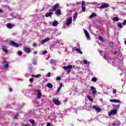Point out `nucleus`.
<instances>
[{"instance_id":"nucleus-1","label":"nucleus","mask_w":126,"mask_h":126,"mask_svg":"<svg viewBox=\"0 0 126 126\" xmlns=\"http://www.w3.org/2000/svg\"><path fill=\"white\" fill-rule=\"evenodd\" d=\"M63 68L65 70H68L67 73L69 74L70 71H71V68H72V65H68V66H64L63 67Z\"/></svg>"},{"instance_id":"nucleus-2","label":"nucleus","mask_w":126,"mask_h":126,"mask_svg":"<svg viewBox=\"0 0 126 126\" xmlns=\"http://www.w3.org/2000/svg\"><path fill=\"white\" fill-rule=\"evenodd\" d=\"M10 44L12 46V47H14L15 48H18L19 47V44L16 43L15 42L11 40L10 41Z\"/></svg>"},{"instance_id":"nucleus-3","label":"nucleus","mask_w":126,"mask_h":126,"mask_svg":"<svg viewBox=\"0 0 126 126\" xmlns=\"http://www.w3.org/2000/svg\"><path fill=\"white\" fill-rule=\"evenodd\" d=\"M91 89H92V94L93 96H95L96 94H97V91H96V88L94 86H91Z\"/></svg>"},{"instance_id":"nucleus-4","label":"nucleus","mask_w":126,"mask_h":126,"mask_svg":"<svg viewBox=\"0 0 126 126\" xmlns=\"http://www.w3.org/2000/svg\"><path fill=\"white\" fill-rule=\"evenodd\" d=\"M82 11L83 12L86 11V6H85V1H82Z\"/></svg>"},{"instance_id":"nucleus-5","label":"nucleus","mask_w":126,"mask_h":126,"mask_svg":"<svg viewBox=\"0 0 126 126\" xmlns=\"http://www.w3.org/2000/svg\"><path fill=\"white\" fill-rule=\"evenodd\" d=\"M109 5L108 3H104L103 4L99 6V8L100 9H103L104 8H107V7H109Z\"/></svg>"},{"instance_id":"nucleus-6","label":"nucleus","mask_w":126,"mask_h":126,"mask_svg":"<svg viewBox=\"0 0 126 126\" xmlns=\"http://www.w3.org/2000/svg\"><path fill=\"white\" fill-rule=\"evenodd\" d=\"M93 109H94V110H96V112H97V113H100V112H101V108H100L97 105H94L93 106Z\"/></svg>"},{"instance_id":"nucleus-7","label":"nucleus","mask_w":126,"mask_h":126,"mask_svg":"<svg viewBox=\"0 0 126 126\" xmlns=\"http://www.w3.org/2000/svg\"><path fill=\"white\" fill-rule=\"evenodd\" d=\"M72 22V18L71 17H70L67 20V21L66 22V25H67V26H68L70 25V24H71Z\"/></svg>"},{"instance_id":"nucleus-8","label":"nucleus","mask_w":126,"mask_h":126,"mask_svg":"<svg viewBox=\"0 0 126 126\" xmlns=\"http://www.w3.org/2000/svg\"><path fill=\"white\" fill-rule=\"evenodd\" d=\"M117 111L116 109H113L111 110L109 113H108V116H112L113 115H116L117 114Z\"/></svg>"},{"instance_id":"nucleus-9","label":"nucleus","mask_w":126,"mask_h":126,"mask_svg":"<svg viewBox=\"0 0 126 126\" xmlns=\"http://www.w3.org/2000/svg\"><path fill=\"white\" fill-rule=\"evenodd\" d=\"M53 102L55 105H57V106H60V105H61V101L58 99H53Z\"/></svg>"},{"instance_id":"nucleus-10","label":"nucleus","mask_w":126,"mask_h":126,"mask_svg":"<svg viewBox=\"0 0 126 126\" xmlns=\"http://www.w3.org/2000/svg\"><path fill=\"white\" fill-rule=\"evenodd\" d=\"M36 92L37 93V97L38 99H41V97H42V93L41 92V90H37Z\"/></svg>"},{"instance_id":"nucleus-11","label":"nucleus","mask_w":126,"mask_h":126,"mask_svg":"<svg viewBox=\"0 0 126 126\" xmlns=\"http://www.w3.org/2000/svg\"><path fill=\"white\" fill-rule=\"evenodd\" d=\"M59 7H60V4L56 3L53 6L52 11H56Z\"/></svg>"},{"instance_id":"nucleus-12","label":"nucleus","mask_w":126,"mask_h":126,"mask_svg":"<svg viewBox=\"0 0 126 126\" xmlns=\"http://www.w3.org/2000/svg\"><path fill=\"white\" fill-rule=\"evenodd\" d=\"M50 39L49 37H47L46 38H45L44 40H42L41 41V45H43V44H45V43H47V42H48V41H50Z\"/></svg>"},{"instance_id":"nucleus-13","label":"nucleus","mask_w":126,"mask_h":126,"mask_svg":"<svg viewBox=\"0 0 126 126\" xmlns=\"http://www.w3.org/2000/svg\"><path fill=\"white\" fill-rule=\"evenodd\" d=\"M110 102H111V103H120L121 102V100L119 99H110L109 100Z\"/></svg>"},{"instance_id":"nucleus-14","label":"nucleus","mask_w":126,"mask_h":126,"mask_svg":"<svg viewBox=\"0 0 126 126\" xmlns=\"http://www.w3.org/2000/svg\"><path fill=\"white\" fill-rule=\"evenodd\" d=\"M1 49L2 51H3L5 54H7V53H8V50L6 49L4 46H2Z\"/></svg>"},{"instance_id":"nucleus-15","label":"nucleus","mask_w":126,"mask_h":126,"mask_svg":"<svg viewBox=\"0 0 126 126\" xmlns=\"http://www.w3.org/2000/svg\"><path fill=\"white\" fill-rule=\"evenodd\" d=\"M24 51L25 52V53H27V54H29V53L30 52H31V50H30V49L26 47H25L24 48Z\"/></svg>"},{"instance_id":"nucleus-16","label":"nucleus","mask_w":126,"mask_h":126,"mask_svg":"<svg viewBox=\"0 0 126 126\" xmlns=\"http://www.w3.org/2000/svg\"><path fill=\"white\" fill-rule=\"evenodd\" d=\"M54 14L52 12H50L49 13H47L45 15V17H50V16H51V15H53Z\"/></svg>"},{"instance_id":"nucleus-17","label":"nucleus","mask_w":126,"mask_h":126,"mask_svg":"<svg viewBox=\"0 0 126 126\" xmlns=\"http://www.w3.org/2000/svg\"><path fill=\"white\" fill-rule=\"evenodd\" d=\"M3 64H4V63H5L4 65V68H7V67H8V63H6V61H4L2 63Z\"/></svg>"},{"instance_id":"nucleus-18","label":"nucleus","mask_w":126,"mask_h":126,"mask_svg":"<svg viewBox=\"0 0 126 126\" xmlns=\"http://www.w3.org/2000/svg\"><path fill=\"white\" fill-rule=\"evenodd\" d=\"M6 26L7 28H9V29H11V28H13V25L11 24H7Z\"/></svg>"},{"instance_id":"nucleus-19","label":"nucleus","mask_w":126,"mask_h":126,"mask_svg":"<svg viewBox=\"0 0 126 126\" xmlns=\"http://www.w3.org/2000/svg\"><path fill=\"white\" fill-rule=\"evenodd\" d=\"M84 33H85L87 38H90V35H89V33L88 32L87 30H85Z\"/></svg>"},{"instance_id":"nucleus-20","label":"nucleus","mask_w":126,"mask_h":126,"mask_svg":"<svg viewBox=\"0 0 126 126\" xmlns=\"http://www.w3.org/2000/svg\"><path fill=\"white\" fill-rule=\"evenodd\" d=\"M96 16H97V14L95 13H93L92 15L90 16L89 17L90 18H91V19H92L93 17H96Z\"/></svg>"},{"instance_id":"nucleus-21","label":"nucleus","mask_w":126,"mask_h":126,"mask_svg":"<svg viewBox=\"0 0 126 126\" xmlns=\"http://www.w3.org/2000/svg\"><path fill=\"white\" fill-rule=\"evenodd\" d=\"M41 75L40 74H38L37 75H32V77L35 78H39V77H41Z\"/></svg>"},{"instance_id":"nucleus-22","label":"nucleus","mask_w":126,"mask_h":126,"mask_svg":"<svg viewBox=\"0 0 126 126\" xmlns=\"http://www.w3.org/2000/svg\"><path fill=\"white\" fill-rule=\"evenodd\" d=\"M56 14L57 15H61V14H62V11L61 10V9H58L57 10Z\"/></svg>"},{"instance_id":"nucleus-23","label":"nucleus","mask_w":126,"mask_h":126,"mask_svg":"<svg viewBox=\"0 0 126 126\" xmlns=\"http://www.w3.org/2000/svg\"><path fill=\"white\" fill-rule=\"evenodd\" d=\"M58 24H59V22L57 21H54L53 23V26L54 27H56V26H57L58 25Z\"/></svg>"},{"instance_id":"nucleus-24","label":"nucleus","mask_w":126,"mask_h":126,"mask_svg":"<svg viewBox=\"0 0 126 126\" xmlns=\"http://www.w3.org/2000/svg\"><path fill=\"white\" fill-rule=\"evenodd\" d=\"M75 51L78 52V53H79V54H80L81 55H82V54H83L82 51L81 50H80V49H79V48H76L75 49Z\"/></svg>"},{"instance_id":"nucleus-25","label":"nucleus","mask_w":126,"mask_h":126,"mask_svg":"<svg viewBox=\"0 0 126 126\" xmlns=\"http://www.w3.org/2000/svg\"><path fill=\"white\" fill-rule=\"evenodd\" d=\"M47 86L48 88H53V84L52 83H48L47 84Z\"/></svg>"},{"instance_id":"nucleus-26","label":"nucleus","mask_w":126,"mask_h":126,"mask_svg":"<svg viewBox=\"0 0 126 126\" xmlns=\"http://www.w3.org/2000/svg\"><path fill=\"white\" fill-rule=\"evenodd\" d=\"M113 20L114 21H119L120 19H119V18L118 17H115L113 18Z\"/></svg>"},{"instance_id":"nucleus-27","label":"nucleus","mask_w":126,"mask_h":126,"mask_svg":"<svg viewBox=\"0 0 126 126\" xmlns=\"http://www.w3.org/2000/svg\"><path fill=\"white\" fill-rule=\"evenodd\" d=\"M78 13H77V12H76L75 14H74V16H73V19L74 20H75L76 19V18H77V15H78Z\"/></svg>"},{"instance_id":"nucleus-28","label":"nucleus","mask_w":126,"mask_h":126,"mask_svg":"<svg viewBox=\"0 0 126 126\" xmlns=\"http://www.w3.org/2000/svg\"><path fill=\"white\" fill-rule=\"evenodd\" d=\"M117 27L118 28H123V24L121 23H119L117 25Z\"/></svg>"},{"instance_id":"nucleus-29","label":"nucleus","mask_w":126,"mask_h":126,"mask_svg":"<svg viewBox=\"0 0 126 126\" xmlns=\"http://www.w3.org/2000/svg\"><path fill=\"white\" fill-rule=\"evenodd\" d=\"M50 63L51 64H53V63H56V60H51L50 61Z\"/></svg>"},{"instance_id":"nucleus-30","label":"nucleus","mask_w":126,"mask_h":126,"mask_svg":"<svg viewBox=\"0 0 126 126\" xmlns=\"http://www.w3.org/2000/svg\"><path fill=\"white\" fill-rule=\"evenodd\" d=\"M92 81H93V82H96V81H97V78L96 77H94L92 79Z\"/></svg>"},{"instance_id":"nucleus-31","label":"nucleus","mask_w":126,"mask_h":126,"mask_svg":"<svg viewBox=\"0 0 126 126\" xmlns=\"http://www.w3.org/2000/svg\"><path fill=\"white\" fill-rule=\"evenodd\" d=\"M98 38L100 41H101V42H104V38H103V37L99 36Z\"/></svg>"},{"instance_id":"nucleus-32","label":"nucleus","mask_w":126,"mask_h":126,"mask_svg":"<svg viewBox=\"0 0 126 126\" xmlns=\"http://www.w3.org/2000/svg\"><path fill=\"white\" fill-rule=\"evenodd\" d=\"M88 99L89 100V101H90L91 102H93V98L92 97H91V96H88Z\"/></svg>"},{"instance_id":"nucleus-33","label":"nucleus","mask_w":126,"mask_h":126,"mask_svg":"<svg viewBox=\"0 0 126 126\" xmlns=\"http://www.w3.org/2000/svg\"><path fill=\"white\" fill-rule=\"evenodd\" d=\"M46 54H48V51L47 50H44L42 52V54L43 55H46Z\"/></svg>"},{"instance_id":"nucleus-34","label":"nucleus","mask_w":126,"mask_h":126,"mask_svg":"<svg viewBox=\"0 0 126 126\" xmlns=\"http://www.w3.org/2000/svg\"><path fill=\"white\" fill-rule=\"evenodd\" d=\"M17 117H18V114H16V115L13 117L14 120H17Z\"/></svg>"},{"instance_id":"nucleus-35","label":"nucleus","mask_w":126,"mask_h":126,"mask_svg":"<svg viewBox=\"0 0 126 126\" xmlns=\"http://www.w3.org/2000/svg\"><path fill=\"white\" fill-rule=\"evenodd\" d=\"M83 63L84 64H87L88 63V62L87 60H84Z\"/></svg>"},{"instance_id":"nucleus-36","label":"nucleus","mask_w":126,"mask_h":126,"mask_svg":"<svg viewBox=\"0 0 126 126\" xmlns=\"http://www.w3.org/2000/svg\"><path fill=\"white\" fill-rule=\"evenodd\" d=\"M32 126H36V124H35V122L34 121V120H32Z\"/></svg>"},{"instance_id":"nucleus-37","label":"nucleus","mask_w":126,"mask_h":126,"mask_svg":"<svg viewBox=\"0 0 126 126\" xmlns=\"http://www.w3.org/2000/svg\"><path fill=\"white\" fill-rule=\"evenodd\" d=\"M61 78L60 76L57 77L56 78V80H57V81H60V80H61Z\"/></svg>"},{"instance_id":"nucleus-38","label":"nucleus","mask_w":126,"mask_h":126,"mask_svg":"<svg viewBox=\"0 0 126 126\" xmlns=\"http://www.w3.org/2000/svg\"><path fill=\"white\" fill-rule=\"evenodd\" d=\"M47 77H51V73L48 72L47 75Z\"/></svg>"},{"instance_id":"nucleus-39","label":"nucleus","mask_w":126,"mask_h":126,"mask_svg":"<svg viewBox=\"0 0 126 126\" xmlns=\"http://www.w3.org/2000/svg\"><path fill=\"white\" fill-rule=\"evenodd\" d=\"M61 89H62V88H61L60 87H59L58 88V89H57V92H60V91H61Z\"/></svg>"},{"instance_id":"nucleus-40","label":"nucleus","mask_w":126,"mask_h":126,"mask_svg":"<svg viewBox=\"0 0 126 126\" xmlns=\"http://www.w3.org/2000/svg\"><path fill=\"white\" fill-rule=\"evenodd\" d=\"M18 55L19 56H21L22 55V52L21 51H18Z\"/></svg>"},{"instance_id":"nucleus-41","label":"nucleus","mask_w":126,"mask_h":126,"mask_svg":"<svg viewBox=\"0 0 126 126\" xmlns=\"http://www.w3.org/2000/svg\"><path fill=\"white\" fill-rule=\"evenodd\" d=\"M123 24L124 26H126V20H124V22L123 23Z\"/></svg>"},{"instance_id":"nucleus-42","label":"nucleus","mask_w":126,"mask_h":126,"mask_svg":"<svg viewBox=\"0 0 126 126\" xmlns=\"http://www.w3.org/2000/svg\"><path fill=\"white\" fill-rule=\"evenodd\" d=\"M33 47L34 48H36V47H37V44H35V43H34L32 45Z\"/></svg>"},{"instance_id":"nucleus-43","label":"nucleus","mask_w":126,"mask_h":126,"mask_svg":"<svg viewBox=\"0 0 126 126\" xmlns=\"http://www.w3.org/2000/svg\"><path fill=\"white\" fill-rule=\"evenodd\" d=\"M117 93V90H114L113 91V94H116Z\"/></svg>"},{"instance_id":"nucleus-44","label":"nucleus","mask_w":126,"mask_h":126,"mask_svg":"<svg viewBox=\"0 0 126 126\" xmlns=\"http://www.w3.org/2000/svg\"><path fill=\"white\" fill-rule=\"evenodd\" d=\"M46 126H52L51 125V123L48 122L47 123Z\"/></svg>"},{"instance_id":"nucleus-45","label":"nucleus","mask_w":126,"mask_h":126,"mask_svg":"<svg viewBox=\"0 0 126 126\" xmlns=\"http://www.w3.org/2000/svg\"><path fill=\"white\" fill-rule=\"evenodd\" d=\"M115 108H117V109H119V108H120V105H116L115 106Z\"/></svg>"},{"instance_id":"nucleus-46","label":"nucleus","mask_w":126,"mask_h":126,"mask_svg":"<svg viewBox=\"0 0 126 126\" xmlns=\"http://www.w3.org/2000/svg\"><path fill=\"white\" fill-rule=\"evenodd\" d=\"M109 45H110L111 46H113V42H109Z\"/></svg>"},{"instance_id":"nucleus-47","label":"nucleus","mask_w":126,"mask_h":126,"mask_svg":"<svg viewBox=\"0 0 126 126\" xmlns=\"http://www.w3.org/2000/svg\"><path fill=\"white\" fill-rule=\"evenodd\" d=\"M61 87V88L63 87V83H61L60 84V87Z\"/></svg>"},{"instance_id":"nucleus-48","label":"nucleus","mask_w":126,"mask_h":126,"mask_svg":"<svg viewBox=\"0 0 126 126\" xmlns=\"http://www.w3.org/2000/svg\"><path fill=\"white\" fill-rule=\"evenodd\" d=\"M29 81L31 82V83H32V78H30L29 79Z\"/></svg>"},{"instance_id":"nucleus-49","label":"nucleus","mask_w":126,"mask_h":126,"mask_svg":"<svg viewBox=\"0 0 126 126\" xmlns=\"http://www.w3.org/2000/svg\"><path fill=\"white\" fill-rule=\"evenodd\" d=\"M33 53V55H37V52L34 51Z\"/></svg>"},{"instance_id":"nucleus-50","label":"nucleus","mask_w":126,"mask_h":126,"mask_svg":"<svg viewBox=\"0 0 126 126\" xmlns=\"http://www.w3.org/2000/svg\"><path fill=\"white\" fill-rule=\"evenodd\" d=\"M117 54H118V52L115 51L114 52V55H116Z\"/></svg>"},{"instance_id":"nucleus-51","label":"nucleus","mask_w":126,"mask_h":126,"mask_svg":"<svg viewBox=\"0 0 126 126\" xmlns=\"http://www.w3.org/2000/svg\"><path fill=\"white\" fill-rule=\"evenodd\" d=\"M9 91H10V92H12V89H11V88H9Z\"/></svg>"},{"instance_id":"nucleus-52","label":"nucleus","mask_w":126,"mask_h":126,"mask_svg":"<svg viewBox=\"0 0 126 126\" xmlns=\"http://www.w3.org/2000/svg\"><path fill=\"white\" fill-rule=\"evenodd\" d=\"M30 122L31 123V124H32V119H31V120H30Z\"/></svg>"},{"instance_id":"nucleus-53","label":"nucleus","mask_w":126,"mask_h":126,"mask_svg":"<svg viewBox=\"0 0 126 126\" xmlns=\"http://www.w3.org/2000/svg\"><path fill=\"white\" fill-rule=\"evenodd\" d=\"M2 12V10L1 9H0V12Z\"/></svg>"},{"instance_id":"nucleus-54","label":"nucleus","mask_w":126,"mask_h":126,"mask_svg":"<svg viewBox=\"0 0 126 126\" xmlns=\"http://www.w3.org/2000/svg\"><path fill=\"white\" fill-rule=\"evenodd\" d=\"M59 93V92H58V91H57V93H56V95H58V94Z\"/></svg>"},{"instance_id":"nucleus-55","label":"nucleus","mask_w":126,"mask_h":126,"mask_svg":"<svg viewBox=\"0 0 126 126\" xmlns=\"http://www.w3.org/2000/svg\"><path fill=\"white\" fill-rule=\"evenodd\" d=\"M103 59H106V56H104L103 57Z\"/></svg>"},{"instance_id":"nucleus-56","label":"nucleus","mask_w":126,"mask_h":126,"mask_svg":"<svg viewBox=\"0 0 126 126\" xmlns=\"http://www.w3.org/2000/svg\"><path fill=\"white\" fill-rule=\"evenodd\" d=\"M33 81H34V79L32 78V82H33Z\"/></svg>"},{"instance_id":"nucleus-57","label":"nucleus","mask_w":126,"mask_h":126,"mask_svg":"<svg viewBox=\"0 0 126 126\" xmlns=\"http://www.w3.org/2000/svg\"><path fill=\"white\" fill-rule=\"evenodd\" d=\"M90 4H93V2L90 3Z\"/></svg>"},{"instance_id":"nucleus-58","label":"nucleus","mask_w":126,"mask_h":126,"mask_svg":"<svg viewBox=\"0 0 126 126\" xmlns=\"http://www.w3.org/2000/svg\"><path fill=\"white\" fill-rule=\"evenodd\" d=\"M125 45H126V41H125Z\"/></svg>"},{"instance_id":"nucleus-59","label":"nucleus","mask_w":126,"mask_h":126,"mask_svg":"<svg viewBox=\"0 0 126 126\" xmlns=\"http://www.w3.org/2000/svg\"><path fill=\"white\" fill-rule=\"evenodd\" d=\"M51 10H51V9H50V10H49V11H51Z\"/></svg>"}]
</instances>
